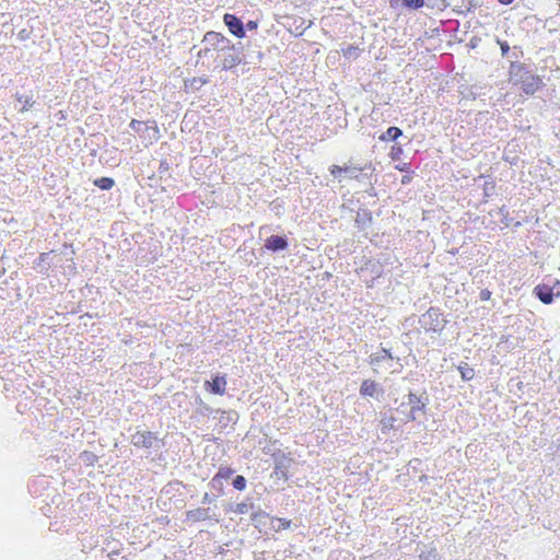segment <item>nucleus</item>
I'll return each instance as SVG.
<instances>
[{
  "label": "nucleus",
  "mask_w": 560,
  "mask_h": 560,
  "mask_svg": "<svg viewBox=\"0 0 560 560\" xmlns=\"http://www.w3.org/2000/svg\"><path fill=\"white\" fill-rule=\"evenodd\" d=\"M63 247H70V248H72V247H73V245H72L71 243H65V244H63Z\"/></svg>",
  "instance_id": "63"
},
{
  "label": "nucleus",
  "mask_w": 560,
  "mask_h": 560,
  "mask_svg": "<svg viewBox=\"0 0 560 560\" xmlns=\"http://www.w3.org/2000/svg\"><path fill=\"white\" fill-rule=\"evenodd\" d=\"M457 370L460 374V378L464 382H469L475 377V370L470 368L466 362H460L457 366Z\"/></svg>",
  "instance_id": "29"
},
{
  "label": "nucleus",
  "mask_w": 560,
  "mask_h": 560,
  "mask_svg": "<svg viewBox=\"0 0 560 560\" xmlns=\"http://www.w3.org/2000/svg\"><path fill=\"white\" fill-rule=\"evenodd\" d=\"M50 253H42L39 256L34 260L33 267L38 270L40 273H47V271L50 269L51 264L49 262Z\"/></svg>",
  "instance_id": "23"
},
{
  "label": "nucleus",
  "mask_w": 560,
  "mask_h": 560,
  "mask_svg": "<svg viewBox=\"0 0 560 560\" xmlns=\"http://www.w3.org/2000/svg\"><path fill=\"white\" fill-rule=\"evenodd\" d=\"M401 137H404L402 130L399 127L390 126L378 136V140L382 142L393 141L396 143Z\"/></svg>",
  "instance_id": "22"
},
{
  "label": "nucleus",
  "mask_w": 560,
  "mask_h": 560,
  "mask_svg": "<svg viewBox=\"0 0 560 560\" xmlns=\"http://www.w3.org/2000/svg\"><path fill=\"white\" fill-rule=\"evenodd\" d=\"M499 213H500L502 217H508V215H509V212H508V210L505 209V206H502V207L499 209Z\"/></svg>",
  "instance_id": "54"
},
{
  "label": "nucleus",
  "mask_w": 560,
  "mask_h": 560,
  "mask_svg": "<svg viewBox=\"0 0 560 560\" xmlns=\"http://www.w3.org/2000/svg\"><path fill=\"white\" fill-rule=\"evenodd\" d=\"M480 4L476 0H467V3L465 5L464 15H466L469 12H474Z\"/></svg>",
  "instance_id": "45"
},
{
  "label": "nucleus",
  "mask_w": 560,
  "mask_h": 560,
  "mask_svg": "<svg viewBox=\"0 0 560 560\" xmlns=\"http://www.w3.org/2000/svg\"><path fill=\"white\" fill-rule=\"evenodd\" d=\"M131 443L136 447L153 448L155 451H159L164 446L163 441L151 431H137L131 435Z\"/></svg>",
  "instance_id": "7"
},
{
  "label": "nucleus",
  "mask_w": 560,
  "mask_h": 560,
  "mask_svg": "<svg viewBox=\"0 0 560 560\" xmlns=\"http://www.w3.org/2000/svg\"><path fill=\"white\" fill-rule=\"evenodd\" d=\"M368 168L372 170V172L374 171V168H372V164H369V165H365L364 167L347 166V165H345V166L331 165L329 168V172L335 178H338L339 182H341V177L343 174L347 175L349 178H357L358 177V175L355 174L357 172L364 171Z\"/></svg>",
  "instance_id": "14"
},
{
  "label": "nucleus",
  "mask_w": 560,
  "mask_h": 560,
  "mask_svg": "<svg viewBox=\"0 0 560 560\" xmlns=\"http://www.w3.org/2000/svg\"><path fill=\"white\" fill-rule=\"evenodd\" d=\"M533 294L541 303L546 305L552 304L557 298H560V280L553 279L537 284L533 290Z\"/></svg>",
  "instance_id": "5"
},
{
  "label": "nucleus",
  "mask_w": 560,
  "mask_h": 560,
  "mask_svg": "<svg viewBox=\"0 0 560 560\" xmlns=\"http://www.w3.org/2000/svg\"><path fill=\"white\" fill-rule=\"evenodd\" d=\"M504 160L510 162V164H515V159H513V158H510V160L508 158H505Z\"/></svg>",
  "instance_id": "61"
},
{
  "label": "nucleus",
  "mask_w": 560,
  "mask_h": 560,
  "mask_svg": "<svg viewBox=\"0 0 560 560\" xmlns=\"http://www.w3.org/2000/svg\"><path fill=\"white\" fill-rule=\"evenodd\" d=\"M366 192L372 196V197H375L376 196V190L374 187H371L370 189L366 190Z\"/></svg>",
  "instance_id": "57"
},
{
  "label": "nucleus",
  "mask_w": 560,
  "mask_h": 560,
  "mask_svg": "<svg viewBox=\"0 0 560 560\" xmlns=\"http://www.w3.org/2000/svg\"><path fill=\"white\" fill-rule=\"evenodd\" d=\"M244 26V37H246V32L249 31H256L258 27V21L248 20L246 23L243 21Z\"/></svg>",
  "instance_id": "43"
},
{
  "label": "nucleus",
  "mask_w": 560,
  "mask_h": 560,
  "mask_svg": "<svg viewBox=\"0 0 560 560\" xmlns=\"http://www.w3.org/2000/svg\"><path fill=\"white\" fill-rule=\"evenodd\" d=\"M342 55L347 59H357L360 55V49L358 46L348 45L346 48L342 49Z\"/></svg>",
  "instance_id": "37"
},
{
  "label": "nucleus",
  "mask_w": 560,
  "mask_h": 560,
  "mask_svg": "<svg viewBox=\"0 0 560 560\" xmlns=\"http://www.w3.org/2000/svg\"><path fill=\"white\" fill-rule=\"evenodd\" d=\"M32 30L22 28L18 33V39L21 42H25L31 38Z\"/></svg>",
  "instance_id": "46"
},
{
  "label": "nucleus",
  "mask_w": 560,
  "mask_h": 560,
  "mask_svg": "<svg viewBox=\"0 0 560 560\" xmlns=\"http://www.w3.org/2000/svg\"><path fill=\"white\" fill-rule=\"evenodd\" d=\"M195 413L205 418L215 417L221 411L220 408H212L199 395L195 397Z\"/></svg>",
  "instance_id": "18"
},
{
  "label": "nucleus",
  "mask_w": 560,
  "mask_h": 560,
  "mask_svg": "<svg viewBox=\"0 0 560 560\" xmlns=\"http://www.w3.org/2000/svg\"><path fill=\"white\" fill-rule=\"evenodd\" d=\"M208 487L211 489V490H214L217 492L215 495L220 497V495H223L225 492H224V485H223V481L218 478L215 475L211 478V480L208 482Z\"/></svg>",
  "instance_id": "33"
},
{
  "label": "nucleus",
  "mask_w": 560,
  "mask_h": 560,
  "mask_svg": "<svg viewBox=\"0 0 560 560\" xmlns=\"http://www.w3.org/2000/svg\"><path fill=\"white\" fill-rule=\"evenodd\" d=\"M257 506L258 505L254 503L253 498L247 497L243 502L240 503L230 502L225 506V511L237 515H242L248 513L249 511L254 512L257 509Z\"/></svg>",
  "instance_id": "15"
},
{
  "label": "nucleus",
  "mask_w": 560,
  "mask_h": 560,
  "mask_svg": "<svg viewBox=\"0 0 560 560\" xmlns=\"http://www.w3.org/2000/svg\"><path fill=\"white\" fill-rule=\"evenodd\" d=\"M424 5L431 9L435 8V3H429V1L425 0H401V7L409 11H417Z\"/></svg>",
  "instance_id": "26"
},
{
  "label": "nucleus",
  "mask_w": 560,
  "mask_h": 560,
  "mask_svg": "<svg viewBox=\"0 0 560 560\" xmlns=\"http://www.w3.org/2000/svg\"><path fill=\"white\" fill-rule=\"evenodd\" d=\"M495 43L500 46L501 56L503 58H510L511 47L506 40H502L499 37H495Z\"/></svg>",
  "instance_id": "40"
},
{
  "label": "nucleus",
  "mask_w": 560,
  "mask_h": 560,
  "mask_svg": "<svg viewBox=\"0 0 560 560\" xmlns=\"http://www.w3.org/2000/svg\"><path fill=\"white\" fill-rule=\"evenodd\" d=\"M221 415L220 419H219V424L222 429H225L228 425L232 424H236V422L238 421V412L234 409H230V410H222L219 412Z\"/></svg>",
  "instance_id": "21"
},
{
  "label": "nucleus",
  "mask_w": 560,
  "mask_h": 560,
  "mask_svg": "<svg viewBox=\"0 0 560 560\" xmlns=\"http://www.w3.org/2000/svg\"><path fill=\"white\" fill-rule=\"evenodd\" d=\"M206 520L218 521V518L215 517V514H211L210 508H197L195 510H190V511L186 512V521L187 522L197 523V522H201V521H206Z\"/></svg>",
  "instance_id": "17"
},
{
  "label": "nucleus",
  "mask_w": 560,
  "mask_h": 560,
  "mask_svg": "<svg viewBox=\"0 0 560 560\" xmlns=\"http://www.w3.org/2000/svg\"><path fill=\"white\" fill-rule=\"evenodd\" d=\"M115 184V179L107 176L98 177L93 180V185L101 190H110Z\"/></svg>",
  "instance_id": "27"
},
{
  "label": "nucleus",
  "mask_w": 560,
  "mask_h": 560,
  "mask_svg": "<svg viewBox=\"0 0 560 560\" xmlns=\"http://www.w3.org/2000/svg\"><path fill=\"white\" fill-rule=\"evenodd\" d=\"M270 518V515L265 512L264 510L260 509V506L258 505L257 509L252 512L250 514V521L253 523V525L259 529V532H261V528L265 527L267 525V520Z\"/></svg>",
  "instance_id": "20"
},
{
  "label": "nucleus",
  "mask_w": 560,
  "mask_h": 560,
  "mask_svg": "<svg viewBox=\"0 0 560 560\" xmlns=\"http://www.w3.org/2000/svg\"><path fill=\"white\" fill-rule=\"evenodd\" d=\"M129 128L139 135L142 139L150 141H158L161 138L160 129L155 120L141 121L138 119H131Z\"/></svg>",
  "instance_id": "6"
},
{
  "label": "nucleus",
  "mask_w": 560,
  "mask_h": 560,
  "mask_svg": "<svg viewBox=\"0 0 560 560\" xmlns=\"http://www.w3.org/2000/svg\"><path fill=\"white\" fill-rule=\"evenodd\" d=\"M402 143L401 142H396L395 144L392 145L390 148V151L388 153V156L393 160V161H400L401 160V156L404 154V149H402Z\"/></svg>",
  "instance_id": "35"
},
{
  "label": "nucleus",
  "mask_w": 560,
  "mask_h": 560,
  "mask_svg": "<svg viewBox=\"0 0 560 560\" xmlns=\"http://www.w3.org/2000/svg\"><path fill=\"white\" fill-rule=\"evenodd\" d=\"M523 55H524V52H523L522 47L521 46H514L510 50V58L509 59L518 61V59L522 58Z\"/></svg>",
  "instance_id": "42"
},
{
  "label": "nucleus",
  "mask_w": 560,
  "mask_h": 560,
  "mask_svg": "<svg viewBox=\"0 0 560 560\" xmlns=\"http://www.w3.org/2000/svg\"><path fill=\"white\" fill-rule=\"evenodd\" d=\"M502 5H510L514 2V0H497Z\"/></svg>",
  "instance_id": "55"
},
{
  "label": "nucleus",
  "mask_w": 560,
  "mask_h": 560,
  "mask_svg": "<svg viewBox=\"0 0 560 560\" xmlns=\"http://www.w3.org/2000/svg\"><path fill=\"white\" fill-rule=\"evenodd\" d=\"M411 175H412V174H405V175H402V177H401V184H402V185H408V184H410V182H411V179H412V176H411Z\"/></svg>",
  "instance_id": "50"
},
{
  "label": "nucleus",
  "mask_w": 560,
  "mask_h": 560,
  "mask_svg": "<svg viewBox=\"0 0 560 560\" xmlns=\"http://www.w3.org/2000/svg\"><path fill=\"white\" fill-rule=\"evenodd\" d=\"M399 5H401V0H389V7L392 9H397Z\"/></svg>",
  "instance_id": "52"
},
{
  "label": "nucleus",
  "mask_w": 560,
  "mask_h": 560,
  "mask_svg": "<svg viewBox=\"0 0 560 560\" xmlns=\"http://www.w3.org/2000/svg\"><path fill=\"white\" fill-rule=\"evenodd\" d=\"M202 44H209L211 48L217 52L215 61L218 62L215 68H220L224 71L233 70L236 66L241 65V59L237 55L231 54L232 40L225 37L222 33L215 31H208L205 33Z\"/></svg>",
  "instance_id": "2"
},
{
  "label": "nucleus",
  "mask_w": 560,
  "mask_h": 560,
  "mask_svg": "<svg viewBox=\"0 0 560 560\" xmlns=\"http://www.w3.org/2000/svg\"><path fill=\"white\" fill-rule=\"evenodd\" d=\"M80 460L86 466H94L98 457L91 451H83L79 455Z\"/></svg>",
  "instance_id": "32"
},
{
  "label": "nucleus",
  "mask_w": 560,
  "mask_h": 560,
  "mask_svg": "<svg viewBox=\"0 0 560 560\" xmlns=\"http://www.w3.org/2000/svg\"><path fill=\"white\" fill-rule=\"evenodd\" d=\"M419 324L427 332L441 335L448 320L443 317L439 307L431 306L419 317Z\"/></svg>",
  "instance_id": "4"
},
{
  "label": "nucleus",
  "mask_w": 560,
  "mask_h": 560,
  "mask_svg": "<svg viewBox=\"0 0 560 560\" xmlns=\"http://www.w3.org/2000/svg\"><path fill=\"white\" fill-rule=\"evenodd\" d=\"M509 75L513 84L520 85L522 92L526 95H534L545 85L541 78L534 74L526 63L516 60L510 61Z\"/></svg>",
  "instance_id": "3"
},
{
  "label": "nucleus",
  "mask_w": 560,
  "mask_h": 560,
  "mask_svg": "<svg viewBox=\"0 0 560 560\" xmlns=\"http://www.w3.org/2000/svg\"><path fill=\"white\" fill-rule=\"evenodd\" d=\"M236 475L235 469L230 466H220L215 476L220 478L222 481H232V478Z\"/></svg>",
  "instance_id": "30"
},
{
  "label": "nucleus",
  "mask_w": 560,
  "mask_h": 560,
  "mask_svg": "<svg viewBox=\"0 0 560 560\" xmlns=\"http://www.w3.org/2000/svg\"><path fill=\"white\" fill-rule=\"evenodd\" d=\"M228 385V376L224 373H213L211 374L210 380H206L203 383V388L212 395L222 396L226 392Z\"/></svg>",
  "instance_id": "8"
},
{
  "label": "nucleus",
  "mask_w": 560,
  "mask_h": 560,
  "mask_svg": "<svg viewBox=\"0 0 560 560\" xmlns=\"http://www.w3.org/2000/svg\"><path fill=\"white\" fill-rule=\"evenodd\" d=\"M232 487L237 491H244L247 487V480L243 475H235L231 481Z\"/></svg>",
  "instance_id": "36"
},
{
  "label": "nucleus",
  "mask_w": 560,
  "mask_h": 560,
  "mask_svg": "<svg viewBox=\"0 0 560 560\" xmlns=\"http://www.w3.org/2000/svg\"><path fill=\"white\" fill-rule=\"evenodd\" d=\"M481 38L479 36H472L467 46L469 49H476L479 46Z\"/></svg>",
  "instance_id": "48"
},
{
  "label": "nucleus",
  "mask_w": 560,
  "mask_h": 560,
  "mask_svg": "<svg viewBox=\"0 0 560 560\" xmlns=\"http://www.w3.org/2000/svg\"><path fill=\"white\" fill-rule=\"evenodd\" d=\"M170 168H171V163L166 159L160 161V164L158 167V174H159L161 180L168 173Z\"/></svg>",
  "instance_id": "41"
},
{
  "label": "nucleus",
  "mask_w": 560,
  "mask_h": 560,
  "mask_svg": "<svg viewBox=\"0 0 560 560\" xmlns=\"http://www.w3.org/2000/svg\"><path fill=\"white\" fill-rule=\"evenodd\" d=\"M330 277H331V273H330V272H327V271H326V272L324 273V279H329Z\"/></svg>",
  "instance_id": "62"
},
{
  "label": "nucleus",
  "mask_w": 560,
  "mask_h": 560,
  "mask_svg": "<svg viewBox=\"0 0 560 560\" xmlns=\"http://www.w3.org/2000/svg\"><path fill=\"white\" fill-rule=\"evenodd\" d=\"M203 45H205V47L199 49L196 55L197 62H199V60L201 58H209V57L213 58V54H212V51H214L213 48H211V46L209 44H203Z\"/></svg>",
  "instance_id": "39"
},
{
  "label": "nucleus",
  "mask_w": 560,
  "mask_h": 560,
  "mask_svg": "<svg viewBox=\"0 0 560 560\" xmlns=\"http://www.w3.org/2000/svg\"><path fill=\"white\" fill-rule=\"evenodd\" d=\"M267 230H271V228H270V226H267V225H266V226H261V228H260V232H259V233H260V235H262Z\"/></svg>",
  "instance_id": "58"
},
{
  "label": "nucleus",
  "mask_w": 560,
  "mask_h": 560,
  "mask_svg": "<svg viewBox=\"0 0 560 560\" xmlns=\"http://www.w3.org/2000/svg\"><path fill=\"white\" fill-rule=\"evenodd\" d=\"M272 459L275 462L273 474L278 476V478L288 480V469L292 463V458L281 450H278L272 454Z\"/></svg>",
  "instance_id": "11"
},
{
  "label": "nucleus",
  "mask_w": 560,
  "mask_h": 560,
  "mask_svg": "<svg viewBox=\"0 0 560 560\" xmlns=\"http://www.w3.org/2000/svg\"><path fill=\"white\" fill-rule=\"evenodd\" d=\"M502 222L505 224V226H509V218L508 217H503Z\"/></svg>",
  "instance_id": "59"
},
{
  "label": "nucleus",
  "mask_w": 560,
  "mask_h": 560,
  "mask_svg": "<svg viewBox=\"0 0 560 560\" xmlns=\"http://www.w3.org/2000/svg\"><path fill=\"white\" fill-rule=\"evenodd\" d=\"M289 245V237L285 234H271L265 238L264 249L277 254L287 250Z\"/></svg>",
  "instance_id": "10"
},
{
  "label": "nucleus",
  "mask_w": 560,
  "mask_h": 560,
  "mask_svg": "<svg viewBox=\"0 0 560 560\" xmlns=\"http://www.w3.org/2000/svg\"><path fill=\"white\" fill-rule=\"evenodd\" d=\"M396 421L397 419L393 415H384L380 421L382 433H387L389 430H398L399 428L395 425Z\"/></svg>",
  "instance_id": "28"
},
{
  "label": "nucleus",
  "mask_w": 560,
  "mask_h": 560,
  "mask_svg": "<svg viewBox=\"0 0 560 560\" xmlns=\"http://www.w3.org/2000/svg\"><path fill=\"white\" fill-rule=\"evenodd\" d=\"M14 97H15V100H16L19 103H22V105H23V106L19 109V112H21V113H24V112L30 110L31 108H33V107H34V105H35V103H36V102L33 100V94L27 95V94H22V93L16 92V93L14 94Z\"/></svg>",
  "instance_id": "25"
},
{
  "label": "nucleus",
  "mask_w": 560,
  "mask_h": 560,
  "mask_svg": "<svg viewBox=\"0 0 560 560\" xmlns=\"http://www.w3.org/2000/svg\"><path fill=\"white\" fill-rule=\"evenodd\" d=\"M504 160L510 162V164H515V159H513V158H510V160L508 158H505Z\"/></svg>",
  "instance_id": "60"
},
{
  "label": "nucleus",
  "mask_w": 560,
  "mask_h": 560,
  "mask_svg": "<svg viewBox=\"0 0 560 560\" xmlns=\"http://www.w3.org/2000/svg\"><path fill=\"white\" fill-rule=\"evenodd\" d=\"M223 23L229 32L236 38H244V26L242 18L233 13H225L223 15Z\"/></svg>",
  "instance_id": "12"
},
{
  "label": "nucleus",
  "mask_w": 560,
  "mask_h": 560,
  "mask_svg": "<svg viewBox=\"0 0 560 560\" xmlns=\"http://www.w3.org/2000/svg\"><path fill=\"white\" fill-rule=\"evenodd\" d=\"M59 121L67 119V114L63 110H59L55 115Z\"/></svg>",
  "instance_id": "51"
},
{
  "label": "nucleus",
  "mask_w": 560,
  "mask_h": 560,
  "mask_svg": "<svg viewBox=\"0 0 560 560\" xmlns=\"http://www.w3.org/2000/svg\"><path fill=\"white\" fill-rule=\"evenodd\" d=\"M429 405L430 395L424 386L418 388L408 387L407 393L402 395L395 410L402 416V423H422L423 420L428 419Z\"/></svg>",
  "instance_id": "1"
},
{
  "label": "nucleus",
  "mask_w": 560,
  "mask_h": 560,
  "mask_svg": "<svg viewBox=\"0 0 560 560\" xmlns=\"http://www.w3.org/2000/svg\"><path fill=\"white\" fill-rule=\"evenodd\" d=\"M395 168L405 174H413L410 163H406V162L399 163L395 166Z\"/></svg>",
  "instance_id": "44"
},
{
  "label": "nucleus",
  "mask_w": 560,
  "mask_h": 560,
  "mask_svg": "<svg viewBox=\"0 0 560 560\" xmlns=\"http://www.w3.org/2000/svg\"><path fill=\"white\" fill-rule=\"evenodd\" d=\"M209 77H194L191 79L184 80L185 90L199 91L202 85L209 83Z\"/></svg>",
  "instance_id": "24"
},
{
  "label": "nucleus",
  "mask_w": 560,
  "mask_h": 560,
  "mask_svg": "<svg viewBox=\"0 0 560 560\" xmlns=\"http://www.w3.org/2000/svg\"><path fill=\"white\" fill-rule=\"evenodd\" d=\"M218 495L206 492L201 499L202 504H211L217 501Z\"/></svg>",
  "instance_id": "47"
},
{
  "label": "nucleus",
  "mask_w": 560,
  "mask_h": 560,
  "mask_svg": "<svg viewBox=\"0 0 560 560\" xmlns=\"http://www.w3.org/2000/svg\"><path fill=\"white\" fill-rule=\"evenodd\" d=\"M467 3V0H450L445 3V8H452V11L458 15H464V9Z\"/></svg>",
  "instance_id": "34"
},
{
  "label": "nucleus",
  "mask_w": 560,
  "mask_h": 560,
  "mask_svg": "<svg viewBox=\"0 0 560 560\" xmlns=\"http://www.w3.org/2000/svg\"><path fill=\"white\" fill-rule=\"evenodd\" d=\"M394 360V357L390 352V350L381 348L377 352L372 353L369 357V364L371 366H378L383 362H392Z\"/></svg>",
  "instance_id": "19"
},
{
  "label": "nucleus",
  "mask_w": 560,
  "mask_h": 560,
  "mask_svg": "<svg viewBox=\"0 0 560 560\" xmlns=\"http://www.w3.org/2000/svg\"><path fill=\"white\" fill-rule=\"evenodd\" d=\"M492 292L489 289H482L479 293V299L481 301H488L491 298Z\"/></svg>",
  "instance_id": "49"
},
{
  "label": "nucleus",
  "mask_w": 560,
  "mask_h": 560,
  "mask_svg": "<svg viewBox=\"0 0 560 560\" xmlns=\"http://www.w3.org/2000/svg\"><path fill=\"white\" fill-rule=\"evenodd\" d=\"M265 57V54L261 51L256 52V59L258 62H261L262 58Z\"/></svg>",
  "instance_id": "56"
},
{
  "label": "nucleus",
  "mask_w": 560,
  "mask_h": 560,
  "mask_svg": "<svg viewBox=\"0 0 560 560\" xmlns=\"http://www.w3.org/2000/svg\"><path fill=\"white\" fill-rule=\"evenodd\" d=\"M416 553L419 560H442L434 542L424 544L419 541L416 546Z\"/></svg>",
  "instance_id": "13"
},
{
  "label": "nucleus",
  "mask_w": 560,
  "mask_h": 560,
  "mask_svg": "<svg viewBox=\"0 0 560 560\" xmlns=\"http://www.w3.org/2000/svg\"><path fill=\"white\" fill-rule=\"evenodd\" d=\"M109 9V4L107 2H103L102 5L100 7V9L95 10L96 12H103V11H108Z\"/></svg>",
  "instance_id": "53"
},
{
  "label": "nucleus",
  "mask_w": 560,
  "mask_h": 560,
  "mask_svg": "<svg viewBox=\"0 0 560 560\" xmlns=\"http://www.w3.org/2000/svg\"><path fill=\"white\" fill-rule=\"evenodd\" d=\"M359 394L361 397H370L380 400L383 398L385 389L381 383L371 378H366L362 381L359 388Z\"/></svg>",
  "instance_id": "9"
},
{
  "label": "nucleus",
  "mask_w": 560,
  "mask_h": 560,
  "mask_svg": "<svg viewBox=\"0 0 560 560\" xmlns=\"http://www.w3.org/2000/svg\"><path fill=\"white\" fill-rule=\"evenodd\" d=\"M232 46H233V48H231V54L233 56L237 55V57L241 59V65H247V63H254L255 65L256 63V61H247L246 60V57H245V55L243 52L244 46H243V44L241 42H238L236 44L232 43Z\"/></svg>",
  "instance_id": "31"
},
{
  "label": "nucleus",
  "mask_w": 560,
  "mask_h": 560,
  "mask_svg": "<svg viewBox=\"0 0 560 560\" xmlns=\"http://www.w3.org/2000/svg\"><path fill=\"white\" fill-rule=\"evenodd\" d=\"M425 479H427V476H425V475H422V476L420 477V480H422V481H425Z\"/></svg>",
  "instance_id": "64"
},
{
  "label": "nucleus",
  "mask_w": 560,
  "mask_h": 560,
  "mask_svg": "<svg viewBox=\"0 0 560 560\" xmlns=\"http://www.w3.org/2000/svg\"><path fill=\"white\" fill-rule=\"evenodd\" d=\"M271 522L275 523L277 522L278 525H272V528L276 530V532H279L281 529H287L291 526V521L290 520H287V518H280V517H271Z\"/></svg>",
  "instance_id": "38"
},
{
  "label": "nucleus",
  "mask_w": 560,
  "mask_h": 560,
  "mask_svg": "<svg viewBox=\"0 0 560 560\" xmlns=\"http://www.w3.org/2000/svg\"><path fill=\"white\" fill-rule=\"evenodd\" d=\"M373 224L372 212L368 208H359L354 219V225L359 231H366Z\"/></svg>",
  "instance_id": "16"
}]
</instances>
